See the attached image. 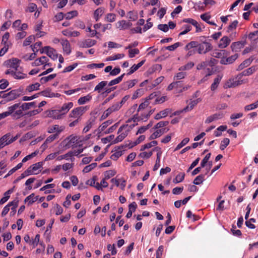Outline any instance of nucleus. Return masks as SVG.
I'll return each instance as SVG.
<instances>
[{
    "label": "nucleus",
    "instance_id": "f257e3e1",
    "mask_svg": "<svg viewBox=\"0 0 258 258\" xmlns=\"http://www.w3.org/2000/svg\"><path fill=\"white\" fill-rule=\"evenodd\" d=\"M32 107H36L35 102L22 103L21 105H20L19 107V108L18 109H17L15 112L14 117L17 118H20L24 115L23 112V111L28 110Z\"/></svg>",
    "mask_w": 258,
    "mask_h": 258
},
{
    "label": "nucleus",
    "instance_id": "f03ea898",
    "mask_svg": "<svg viewBox=\"0 0 258 258\" xmlns=\"http://www.w3.org/2000/svg\"><path fill=\"white\" fill-rule=\"evenodd\" d=\"M20 103H15L8 108V111L0 113V120L2 118H4L10 115H12L14 119H18V118L14 117L15 112L19 108Z\"/></svg>",
    "mask_w": 258,
    "mask_h": 258
},
{
    "label": "nucleus",
    "instance_id": "7ed1b4c3",
    "mask_svg": "<svg viewBox=\"0 0 258 258\" xmlns=\"http://www.w3.org/2000/svg\"><path fill=\"white\" fill-rule=\"evenodd\" d=\"M243 80L241 79L239 75L227 80L225 84L224 87L226 88H234L243 83Z\"/></svg>",
    "mask_w": 258,
    "mask_h": 258
},
{
    "label": "nucleus",
    "instance_id": "20e7f679",
    "mask_svg": "<svg viewBox=\"0 0 258 258\" xmlns=\"http://www.w3.org/2000/svg\"><path fill=\"white\" fill-rule=\"evenodd\" d=\"M89 108L88 106H80L73 109L70 114V117L74 118L80 117Z\"/></svg>",
    "mask_w": 258,
    "mask_h": 258
},
{
    "label": "nucleus",
    "instance_id": "39448f33",
    "mask_svg": "<svg viewBox=\"0 0 258 258\" xmlns=\"http://www.w3.org/2000/svg\"><path fill=\"white\" fill-rule=\"evenodd\" d=\"M197 51L199 54H206L213 48L212 44L207 41H204L202 43H199L197 46Z\"/></svg>",
    "mask_w": 258,
    "mask_h": 258
},
{
    "label": "nucleus",
    "instance_id": "423d86ee",
    "mask_svg": "<svg viewBox=\"0 0 258 258\" xmlns=\"http://www.w3.org/2000/svg\"><path fill=\"white\" fill-rule=\"evenodd\" d=\"M19 63L20 60L16 58L10 59L5 62V66L10 68L7 71H14L20 68Z\"/></svg>",
    "mask_w": 258,
    "mask_h": 258
},
{
    "label": "nucleus",
    "instance_id": "0eeeda50",
    "mask_svg": "<svg viewBox=\"0 0 258 258\" xmlns=\"http://www.w3.org/2000/svg\"><path fill=\"white\" fill-rule=\"evenodd\" d=\"M23 88H19L8 92V101L9 102L12 101L19 98L23 94Z\"/></svg>",
    "mask_w": 258,
    "mask_h": 258
},
{
    "label": "nucleus",
    "instance_id": "6e6552de",
    "mask_svg": "<svg viewBox=\"0 0 258 258\" xmlns=\"http://www.w3.org/2000/svg\"><path fill=\"white\" fill-rule=\"evenodd\" d=\"M20 70L21 68L14 71H6L5 74L10 75L15 79L21 80L26 78L27 74L22 73Z\"/></svg>",
    "mask_w": 258,
    "mask_h": 258
},
{
    "label": "nucleus",
    "instance_id": "1a4fd4ad",
    "mask_svg": "<svg viewBox=\"0 0 258 258\" xmlns=\"http://www.w3.org/2000/svg\"><path fill=\"white\" fill-rule=\"evenodd\" d=\"M40 52L41 53H46L53 60H55L57 58V54L56 50L50 46H45L41 50H40Z\"/></svg>",
    "mask_w": 258,
    "mask_h": 258
},
{
    "label": "nucleus",
    "instance_id": "9d476101",
    "mask_svg": "<svg viewBox=\"0 0 258 258\" xmlns=\"http://www.w3.org/2000/svg\"><path fill=\"white\" fill-rule=\"evenodd\" d=\"M97 41L91 39H86L78 42V45L80 48H88L95 45Z\"/></svg>",
    "mask_w": 258,
    "mask_h": 258
},
{
    "label": "nucleus",
    "instance_id": "9b49d317",
    "mask_svg": "<svg viewBox=\"0 0 258 258\" xmlns=\"http://www.w3.org/2000/svg\"><path fill=\"white\" fill-rule=\"evenodd\" d=\"M42 163L40 162H37L28 167L27 169V172L30 175L37 174L39 173V171H37L42 168Z\"/></svg>",
    "mask_w": 258,
    "mask_h": 258
},
{
    "label": "nucleus",
    "instance_id": "f8f14e48",
    "mask_svg": "<svg viewBox=\"0 0 258 258\" xmlns=\"http://www.w3.org/2000/svg\"><path fill=\"white\" fill-rule=\"evenodd\" d=\"M45 116L51 117L53 119H60L61 116L59 110H46L45 112Z\"/></svg>",
    "mask_w": 258,
    "mask_h": 258
},
{
    "label": "nucleus",
    "instance_id": "ddd939ff",
    "mask_svg": "<svg viewBox=\"0 0 258 258\" xmlns=\"http://www.w3.org/2000/svg\"><path fill=\"white\" fill-rule=\"evenodd\" d=\"M182 22L190 24L195 26L196 28V32H200L202 31L201 26L198 22L195 20L191 18H185L182 20Z\"/></svg>",
    "mask_w": 258,
    "mask_h": 258
},
{
    "label": "nucleus",
    "instance_id": "4468645a",
    "mask_svg": "<svg viewBox=\"0 0 258 258\" xmlns=\"http://www.w3.org/2000/svg\"><path fill=\"white\" fill-rule=\"evenodd\" d=\"M60 43L62 46V49L67 55H69L71 51V44L67 39H62L60 40Z\"/></svg>",
    "mask_w": 258,
    "mask_h": 258
},
{
    "label": "nucleus",
    "instance_id": "2eb2a0df",
    "mask_svg": "<svg viewBox=\"0 0 258 258\" xmlns=\"http://www.w3.org/2000/svg\"><path fill=\"white\" fill-rule=\"evenodd\" d=\"M245 44L244 41H237L232 43L231 48L232 51L238 52Z\"/></svg>",
    "mask_w": 258,
    "mask_h": 258
},
{
    "label": "nucleus",
    "instance_id": "dca6fc26",
    "mask_svg": "<svg viewBox=\"0 0 258 258\" xmlns=\"http://www.w3.org/2000/svg\"><path fill=\"white\" fill-rule=\"evenodd\" d=\"M11 134L10 133L7 134L3 136L0 139V150L4 148L5 146L10 144V139Z\"/></svg>",
    "mask_w": 258,
    "mask_h": 258
},
{
    "label": "nucleus",
    "instance_id": "f3484780",
    "mask_svg": "<svg viewBox=\"0 0 258 258\" xmlns=\"http://www.w3.org/2000/svg\"><path fill=\"white\" fill-rule=\"evenodd\" d=\"M65 127L63 126H59L57 124H55L53 125L51 127H50L48 128V133H53L56 132L55 134H58V136H59V134L62 132Z\"/></svg>",
    "mask_w": 258,
    "mask_h": 258
},
{
    "label": "nucleus",
    "instance_id": "a211bd4d",
    "mask_svg": "<svg viewBox=\"0 0 258 258\" xmlns=\"http://www.w3.org/2000/svg\"><path fill=\"white\" fill-rule=\"evenodd\" d=\"M238 57L237 53L231 55L226 58H222L220 60V63L223 64H230L233 63Z\"/></svg>",
    "mask_w": 258,
    "mask_h": 258
},
{
    "label": "nucleus",
    "instance_id": "6ab92c4d",
    "mask_svg": "<svg viewBox=\"0 0 258 258\" xmlns=\"http://www.w3.org/2000/svg\"><path fill=\"white\" fill-rule=\"evenodd\" d=\"M257 70V68L255 66H252L242 72L241 73L239 74V77L242 79L243 76H249L252 74L254 72H255Z\"/></svg>",
    "mask_w": 258,
    "mask_h": 258
},
{
    "label": "nucleus",
    "instance_id": "aec40b11",
    "mask_svg": "<svg viewBox=\"0 0 258 258\" xmlns=\"http://www.w3.org/2000/svg\"><path fill=\"white\" fill-rule=\"evenodd\" d=\"M97 180L96 176H94L92 178L86 181V184L91 186L95 187L98 190H101V186L98 182H96Z\"/></svg>",
    "mask_w": 258,
    "mask_h": 258
},
{
    "label": "nucleus",
    "instance_id": "412c9836",
    "mask_svg": "<svg viewBox=\"0 0 258 258\" xmlns=\"http://www.w3.org/2000/svg\"><path fill=\"white\" fill-rule=\"evenodd\" d=\"M48 60L47 57L42 56L40 58L36 59L35 61L32 63V66H39L41 64H45V63L48 62Z\"/></svg>",
    "mask_w": 258,
    "mask_h": 258
},
{
    "label": "nucleus",
    "instance_id": "4be33fe9",
    "mask_svg": "<svg viewBox=\"0 0 258 258\" xmlns=\"http://www.w3.org/2000/svg\"><path fill=\"white\" fill-rule=\"evenodd\" d=\"M157 150V158L156 160L155 164L154 166L153 167V170L156 171L158 170V169L160 167V157L162 155V151H161V149L159 148L158 147H156L154 150Z\"/></svg>",
    "mask_w": 258,
    "mask_h": 258
},
{
    "label": "nucleus",
    "instance_id": "5701e85b",
    "mask_svg": "<svg viewBox=\"0 0 258 258\" xmlns=\"http://www.w3.org/2000/svg\"><path fill=\"white\" fill-rule=\"evenodd\" d=\"M231 40L227 36H224L220 39L218 46L220 48H225L229 44Z\"/></svg>",
    "mask_w": 258,
    "mask_h": 258
},
{
    "label": "nucleus",
    "instance_id": "b1692460",
    "mask_svg": "<svg viewBox=\"0 0 258 258\" xmlns=\"http://www.w3.org/2000/svg\"><path fill=\"white\" fill-rule=\"evenodd\" d=\"M62 33L63 35L67 37H76L80 35V33L79 32L77 31H71L69 29H65L62 31Z\"/></svg>",
    "mask_w": 258,
    "mask_h": 258
},
{
    "label": "nucleus",
    "instance_id": "393cba45",
    "mask_svg": "<svg viewBox=\"0 0 258 258\" xmlns=\"http://www.w3.org/2000/svg\"><path fill=\"white\" fill-rule=\"evenodd\" d=\"M170 112V109L167 108L164 110L161 111L158 113L154 117L155 119L159 120L162 118L166 117Z\"/></svg>",
    "mask_w": 258,
    "mask_h": 258
},
{
    "label": "nucleus",
    "instance_id": "a878e982",
    "mask_svg": "<svg viewBox=\"0 0 258 258\" xmlns=\"http://www.w3.org/2000/svg\"><path fill=\"white\" fill-rule=\"evenodd\" d=\"M253 59L252 58H249L244 60L240 64H239L237 68V71H241L244 68L249 66L252 62Z\"/></svg>",
    "mask_w": 258,
    "mask_h": 258
},
{
    "label": "nucleus",
    "instance_id": "bb28decb",
    "mask_svg": "<svg viewBox=\"0 0 258 258\" xmlns=\"http://www.w3.org/2000/svg\"><path fill=\"white\" fill-rule=\"evenodd\" d=\"M137 208V204L136 202H133L131 204L128 205V212H127L126 217L127 218H131L132 216L133 212L136 211V208Z\"/></svg>",
    "mask_w": 258,
    "mask_h": 258
},
{
    "label": "nucleus",
    "instance_id": "cd10ccee",
    "mask_svg": "<svg viewBox=\"0 0 258 258\" xmlns=\"http://www.w3.org/2000/svg\"><path fill=\"white\" fill-rule=\"evenodd\" d=\"M200 99H197L196 100L191 101L188 105L186 107H185L182 111L186 112L191 110L193 109L195 106H196L200 102Z\"/></svg>",
    "mask_w": 258,
    "mask_h": 258
},
{
    "label": "nucleus",
    "instance_id": "c85d7f7f",
    "mask_svg": "<svg viewBox=\"0 0 258 258\" xmlns=\"http://www.w3.org/2000/svg\"><path fill=\"white\" fill-rule=\"evenodd\" d=\"M39 197L35 196L34 194H31L30 195L26 197L25 199V202H28V205H32L33 203L38 200Z\"/></svg>",
    "mask_w": 258,
    "mask_h": 258
},
{
    "label": "nucleus",
    "instance_id": "c756f323",
    "mask_svg": "<svg viewBox=\"0 0 258 258\" xmlns=\"http://www.w3.org/2000/svg\"><path fill=\"white\" fill-rule=\"evenodd\" d=\"M222 117V114L220 113H215L213 114L212 115L209 116L205 120L206 123H209L214 120H216L218 119L221 118Z\"/></svg>",
    "mask_w": 258,
    "mask_h": 258
},
{
    "label": "nucleus",
    "instance_id": "7c9ffc66",
    "mask_svg": "<svg viewBox=\"0 0 258 258\" xmlns=\"http://www.w3.org/2000/svg\"><path fill=\"white\" fill-rule=\"evenodd\" d=\"M127 131L122 132L112 142L111 144H115L122 141L127 136Z\"/></svg>",
    "mask_w": 258,
    "mask_h": 258
},
{
    "label": "nucleus",
    "instance_id": "2f4dec72",
    "mask_svg": "<svg viewBox=\"0 0 258 258\" xmlns=\"http://www.w3.org/2000/svg\"><path fill=\"white\" fill-rule=\"evenodd\" d=\"M221 79H222V77L220 76V75H218L214 79V82L212 84V85L211 86V89L212 91H214L217 88V87L221 81Z\"/></svg>",
    "mask_w": 258,
    "mask_h": 258
},
{
    "label": "nucleus",
    "instance_id": "473e14b6",
    "mask_svg": "<svg viewBox=\"0 0 258 258\" xmlns=\"http://www.w3.org/2000/svg\"><path fill=\"white\" fill-rule=\"evenodd\" d=\"M190 24L187 23V24L183 25L182 26L181 29H183V31L179 33L178 34V36H180L183 35L188 32H189L191 30V26Z\"/></svg>",
    "mask_w": 258,
    "mask_h": 258
},
{
    "label": "nucleus",
    "instance_id": "72a5a7b5",
    "mask_svg": "<svg viewBox=\"0 0 258 258\" xmlns=\"http://www.w3.org/2000/svg\"><path fill=\"white\" fill-rule=\"evenodd\" d=\"M66 140H69L68 144L66 145V146H68V148L70 147V145L73 146L74 145L77 143L78 139L77 136H70L68 137Z\"/></svg>",
    "mask_w": 258,
    "mask_h": 258
},
{
    "label": "nucleus",
    "instance_id": "f704fd0d",
    "mask_svg": "<svg viewBox=\"0 0 258 258\" xmlns=\"http://www.w3.org/2000/svg\"><path fill=\"white\" fill-rule=\"evenodd\" d=\"M92 98V96L90 94L83 97H80L78 100V103L79 105H82L85 104L86 102L89 101Z\"/></svg>",
    "mask_w": 258,
    "mask_h": 258
},
{
    "label": "nucleus",
    "instance_id": "c9c22d12",
    "mask_svg": "<svg viewBox=\"0 0 258 258\" xmlns=\"http://www.w3.org/2000/svg\"><path fill=\"white\" fill-rule=\"evenodd\" d=\"M125 74H122L121 76H119L118 77L115 78V79H113L111 81H110L108 84V85L109 86H112L114 85L117 84L119 83L123 79V77L124 76Z\"/></svg>",
    "mask_w": 258,
    "mask_h": 258
},
{
    "label": "nucleus",
    "instance_id": "e433bc0d",
    "mask_svg": "<svg viewBox=\"0 0 258 258\" xmlns=\"http://www.w3.org/2000/svg\"><path fill=\"white\" fill-rule=\"evenodd\" d=\"M104 9L103 8H99L96 9L94 12V18L96 21H98L99 18L104 14Z\"/></svg>",
    "mask_w": 258,
    "mask_h": 258
},
{
    "label": "nucleus",
    "instance_id": "4c0bfd02",
    "mask_svg": "<svg viewBox=\"0 0 258 258\" xmlns=\"http://www.w3.org/2000/svg\"><path fill=\"white\" fill-rule=\"evenodd\" d=\"M107 84V81H103L99 83L95 87L94 91H97L100 93L101 91L105 87Z\"/></svg>",
    "mask_w": 258,
    "mask_h": 258
},
{
    "label": "nucleus",
    "instance_id": "58836bf2",
    "mask_svg": "<svg viewBox=\"0 0 258 258\" xmlns=\"http://www.w3.org/2000/svg\"><path fill=\"white\" fill-rule=\"evenodd\" d=\"M41 95L44 97H55V94L51 92V90L49 88H47L45 90H43L40 92Z\"/></svg>",
    "mask_w": 258,
    "mask_h": 258
},
{
    "label": "nucleus",
    "instance_id": "ea45409f",
    "mask_svg": "<svg viewBox=\"0 0 258 258\" xmlns=\"http://www.w3.org/2000/svg\"><path fill=\"white\" fill-rule=\"evenodd\" d=\"M40 85L38 83H36L34 84H31L28 86L26 89V90L29 92H31L35 90H38L39 89Z\"/></svg>",
    "mask_w": 258,
    "mask_h": 258
},
{
    "label": "nucleus",
    "instance_id": "a19ab883",
    "mask_svg": "<svg viewBox=\"0 0 258 258\" xmlns=\"http://www.w3.org/2000/svg\"><path fill=\"white\" fill-rule=\"evenodd\" d=\"M137 82V81L136 79L126 81L123 84L124 86H125L123 87V89L124 90H127V89H128L130 88H131L133 87L135 85V84H136Z\"/></svg>",
    "mask_w": 258,
    "mask_h": 258
},
{
    "label": "nucleus",
    "instance_id": "79ce46f5",
    "mask_svg": "<svg viewBox=\"0 0 258 258\" xmlns=\"http://www.w3.org/2000/svg\"><path fill=\"white\" fill-rule=\"evenodd\" d=\"M201 18L209 24L216 26V24L214 22L210 21V19L211 18V16L210 15H208L207 14L205 13L203 14H202L200 16Z\"/></svg>",
    "mask_w": 258,
    "mask_h": 258
},
{
    "label": "nucleus",
    "instance_id": "37998d69",
    "mask_svg": "<svg viewBox=\"0 0 258 258\" xmlns=\"http://www.w3.org/2000/svg\"><path fill=\"white\" fill-rule=\"evenodd\" d=\"M164 130V129H159L157 130L150 136L149 137V140H152L159 137L163 134Z\"/></svg>",
    "mask_w": 258,
    "mask_h": 258
},
{
    "label": "nucleus",
    "instance_id": "c03bdc74",
    "mask_svg": "<svg viewBox=\"0 0 258 258\" xmlns=\"http://www.w3.org/2000/svg\"><path fill=\"white\" fill-rule=\"evenodd\" d=\"M56 74H53L49 75V76H46V77H42L40 79V82L41 83V84L46 83V82L53 79L54 78L56 77Z\"/></svg>",
    "mask_w": 258,
    "mask_h": 258
},
{
    "label": "nucleus",
    "instance_id": "a18cd8bd",
    "mask_svg": "<svg viewBox=\"0 0 258 258\" xmlns=\"http://www.w3.org/2000/svg\"><path fill=\"white\" fill-rule=\"evenodd\" d=\"M145 91L143 89H137L133 94L132 99L135 100L138 98L140 97L144 94Z\"/></svg>",
    "mask_w": 258,
    "mask_h": 258
},
{
    "label": "nucleus",
    "instance_id": "49530a36",
    "mask_svg": "<svg viewBox=\"0 0 258 258\" xmlns=\"http://www.w3.org/2000/svg\"><path fill=\"white\" fill-rule=\"evenodd\" d=\"M94 119H89L86 123V125L83 128V132L85 133L88 132L94 124Z\"/></svg>",
    "mask_w": 258,
    "mask_h": 258
},
{
    "label": "nucleus",
    "instance_id": "de8ad7c7",
    "mask_svg": "<svg viewBox=\"0 0 258 258\" xmlns=\"http://www.w3.org/2000/svg\"><path fill=\"white\" fill-rule=\"evenodd\" d=\"M205 180V175L204 174H200L197 176L195 179H194L193 183L195 185H199L203 183V182Z\"/></svg>",
    "mask_w": 258,
    "mask_h": 258
},
{
    "label": "nucleus",
    "instance_id": "09e8293b",
    "mask_svg": "<svg viewBox=\"0 0 258 258\" xmlns=\"http://www.w3.org/2000/svg\"><path fill=\"white\" fill-rule=\"evenodd\" d=\"M73 106V103L72 102H69L68 103H64L63 104L60 110V111H64V113L68 112V111Z\"/></svg>",
    "mask_w": 258,
    "mask_h": 258
},
{
    "label": "nucleus",
    "instance_id": "8fccbe9b",
    "mask_svg": "<svg viewBox=\"0 0 258 258\" xmlns=\"http://www.w3.org/2000/svg\"><path fill=\"white\" fill-rule=\"evenodd\" d=\"M198 45V42L196 41H192L190 42L189 43H187L185 47L184 50H189L191 49V48H194L195 47H197V46Z\"/></svg>",
    "mask_w": 258,
    "mask_h": 258
},
{
    "label": "nucleus",
    "instance_id": "3c124183",
    "mask_svg": "<svg viewBox=\"0 0 258 258\" xmlns=\"http://www.w3.org/2000/svg\"><path fill=\"white\" fill-rule=\"evenodd\" d=\"M78 15V13L77 11L74 10L72 11L69 12H68L65 14L66 19L67 20H70L73 19V18L77 16Z\"/></svg>",
    "mask_w": 258,
    "mask_h": 258
},
{
    "label": "nucleus",
    "instance_id": "603ef678",
    "mask_svg": "<svg viewBox=\"0 0 258 258\" xmlns=\"http://www.w3.org/2000/svg\"><path fill=\"white\" fill-rule=\"evenodd\" d=\"M185 174L183 172H180L176 175L175 179H173V182L178 183L182 182L184 179Z\"/></svg>",
    "mask_w": 258,
    "mask_h": 258
},
{
    "label": "nucleus",
    "instance_id": "864d4df0",
    "mask_svg": "<svg viewBox=\"0 0 258 258\" xmlns=\"http://www.w3.org/2000/svg\"><path fill=\"white\" fill-rule=\"evenodd\" d=\"M112 121L111 120H108L103 122L98 127V131L99 132L103 131L109 125L111 124Z\"/></svg>",
    "mask_w": 258,
    "mask_h": 258
},
{
    "label": "nucleus",
    "instance_id": "5fc2aeb1",
    "mask_svg": "<svg viewBox=\"0 0 258 258\" xmlns=\"http://www.w3.org/2000/svg\"><path fill=\"white\" fill-rule=\"evenodd\" d=\"M124 54L123 53H118L112 56H110L109 57L106 58L107 60H115L116 59H121L124 57Z\"/></svg>",
    "mask_w": 258,
    "mask_h": 258
},
{
    "label": "nucleus",
    "instance_id": "6e6d98bb",
    "mask_svg": "<svg viewBox=\"0 0 258 258\" xmlns=\"http://www.w3.org/2000/svg\"><path fill=\"white\" fill-rule=\"evenodd\" d=\"M158 144L157 142L156 141H153L151 142L150 143L146 144L142 146V148L141 149V151H143L146 149H149L151 148L153 146H155L157 145Z\"/></svg>",
    "mask_w": 258,
    "mask_h": 258
},
{
    "label": "nucleus",
    "instance_id": "4d7b16f0",
    "mask_svg": "<svg viewBox=\"0 0 258 258\" xmlns=\"http://www.w3.org/2000/svg\"><path fill=\"white\" fill-rule=\"evenodd\" d=\"M225 51V50H216L212 52V55L216 58H221L224 55Z\"/></svg>",
    "mask_w": 258,
    "mask_h": 258
},
{
    "label": "nucleus",
    "instance_id": "13d9d810",
    "mask_svg": "<svg viewBox=\"0 0 258 258\" xmlns=\"http://www.w3.org/2000/svg\"><path fill=\"white\" fill-rule=\"evenodd\" d=\"M97 165L96 163H92L91 164L86 166L83 170V172L84 173H87L95 168Z\"/></svg>",
    "mask_w": 258,
    "mask_h": 258
},
{
    "label": "nucleus",
    "instance_id": "bf43d9fd",
    "mask_svg": "<svg viewBox=\"0 0 258 258\" xmlns=\"http://www.w3.org/2000/svg\"><path fill=\"white\" fill-rule=\"evenodd\" d=\"M230 140L228 138H224L221 142L220 149L224 150L229 144Z\"/></svg>",
    "mask_w": 258,
    "mask_h": 258
},
{
    "label": "nucleus",
    "instance_id": "052dcab7",
    "mask_svg": "<svg viewBox=\"0 0 258 258\" xmlns=\"http://www.w3.org/2000/svg\"><path fill=\"white\" fill-rule=\"evenodd\" d=\"M194 66V63L192 62H188L184 66H181L179 68V71H183L185 70H188L191 69Z\"/></svg>",
    "mask_w": 258,
    "mask_h": 258
},
{
    "label": "nucleus",
    "instance_id": "680f3d73",
    "mask_svg": "<svg viewBox=\"0 0 258 258\" xmlns=\"http://www.w3.org/2000/svg\"><path fill=\"white\" fill-rule=\"evenodd\" d=\"M38 153V151H35L34 152L32 153L31 154H29L26 157H25L22 161V163L26 162L28 160L32 159V158L35 157Z\"/></svg>",
    "mask_w": 258,
    "mask_h": 258
},
{
    "label": "nucleus",
    "instance_id": "e2e57ef3",
    "mask_svg": "<svg viewBox=\"0 0 258 258\" xmlns=\"http://www.w3.org/2000/svg\"><path fill=\"white\" fill-rule=\"evenodd\" d=\"M127 14L128 18L131 21H135L138 18L137 12L134 11H130Z\"/></svg>",
    "mask_w": 258,
    "mask_h": 258
},
{
    "label": "nucleus",
    "instance_id": "0e129e2a",
    "mask_svg": "<svg viewBox=\"0 0 258 258\" xmlns=\"http://www.w3.org/2000/svg\"><path fill=\"white\" fill-rule=\"evenodd\" d=\"M35 39V36L30 35L28 37L25 41L23 42V45L24 46H26L30 44Z\"/></svg>",
    "mask_w": 258,
    "mask_h": 258
},
{
    "label": "nucleus",
    "instance_id": "69168bd1",
    "mask_svg": "<svg viewBox=\"0 0 258 258\" xmlns=\"http://www.w3.org/2000/svg\"><path fill=\"white\" fill-rule=\"evenodd\" d=\"M169 124V121H161L157 123L153 129H158L164 126L167 125Z\"/></svg>",
    "mask_w": 258,
    "mask_h": 258
},
{
    "label": "nucleus",
    "instance_id": "338daca9",
    "mask_svg": "<svg viewBox=\"0 0 258 258\" xmlns=\"http://www.w3.org/2000/svg\"><path fill=\"white\" fill-rule=\"evenodd\" d=\"M121 149H119L118 148L117 150H115L116 152L111 156V158L112 160H117L119 157H120L122 155V151L121 150Z\"/></svg>",
    "mask_w": 258,
    "mask_h": 258
},
{
    "label": "nucleus",
    "instance_id": "774afa93",
    "mask_svg": "<svg viewBox=\"0 0 258 258\" xmlns=\"http://www.w3.org/2000/svg\"><path fill=\"white\" fill-rule=\"evenodd\" d=\"M40 237V235L39 234H37L36 235L34 239L32 240L31 241L30 244L32 245V247L33 248H35L39 243Z\"/></svg>",
    "mask_w": 258,
    "mask_h": 258
}]
</instances>
